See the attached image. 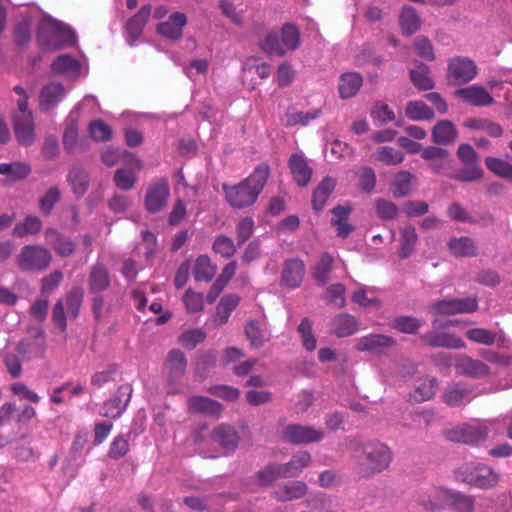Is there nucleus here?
Instances as JSON below:
<instances>
[{"label":"nucleus","instance_id":"nucleus-1","mask_svg":"<svg viewBox=\"0 0 512 512\" xmlns=\"http://www.w3.org/2000/svg\"><path fill=\"white\" fill-rule=\"evenodd\" d=\"M270 174L266 164H260L243 181L236 185H223L227 202L234 208H244L254 204L263 190Z\"/></svg>","mask_w":512,"mask_h":512},{"label":"nucleus","instance_id":"nucleus-2","mask_svg":"<svg viewBox=\"0 0 512 512\" xmlns=\"http://www.w3.org/2000/svg\"><path fill=\"white\" fill-rule=\"evenodd\" d=\"M74 32L65 24L44 16L38 27V42L45 50H58L75 43Z\"/></svg>","mask_w":512,"mask_h":512},{"label":"nucleus","instance_id":"nucleus-3","mask_svg":"<svg viewBox=\"0 0 512 512\" xmlns=\"http://www.w3.org/2000/svg\"><path fill=\"white\" fill-rule=\"evenodd\" d=\"M357 472L369 476L387 469L392 461L389 447L380 442H370L363 446L362 455L355 456Z\"/></svg>","mask_w":512,"mask_h":512},{"label":"nucleus","instance_id":"nucleus-4","mask_svg":"<svg viewBox=\"0 0 512 512\" xmlns=\"http://www.w3.org/2000/svg\"><path fill=\"white\" fill-rule=\"evenodd\" d=\"M14 91L19 95L18 110L14 116L15 136L21 145L30 146L35 141V133L33 116L27 109V95L21 86H15Z\"/></svg>","mask_w":512,"mask_h":512},{"label":"nucleus","instance_id":"nucleus-5","mask_svg":"<svg viewBox=\"0 0 512 512\" xmlns=\"http://www.w3.org/2000/svg\"><path fill=\"white\" fill-rule=\"evenodd\" d=\"M457 474L462 481L482 489L492 488L499 481V475L482 463L465 464L458 469Z\"/></svg>","mask_w":512,"mask_h":512},{"label":"nucleus","instance_id":"nucleus-6","mask_svg":"<svg viewBox=\"0 0 512 512\" xmlns=\"http://www.w3.org/2000/svg\"><path fill=\"white\" fill-rule=\"evenodd\" d=\"M52 254L41 245H25L17 256V265L22 271H43L51 263Z\"/></svg>","mask_w":512,"mask_h":512},{"label":"nucleus","instance_id":"nucleus-7","mask_svg":"<svg viewBox=\"0 0 512 512\" xmlns=\"http://www.w3.org/2000/svg\"><path fill=\"white\" fill-rule=\"evenodd\" d=\"M478 73L476 63L464 56H455L448 60L447 77L455 84H466L472 81Z\"/></svg>","mask_w":512,"mask_h":512},{"label":"nucleus","instance_id":"nucleus-8","mask_svg":"<svg viewBox=\"0 0 512 512\" xmlns=\"http://www.w3.org/2000/svg\"><path fill=\"white\" fill-rule=\"evenodd\" d=\"M170 196V188L166 179L153 181L148 187L144 199V205L148 212L156 213L162 210Z\"/></svg>","mask_w":512,"mask_h":512},{"label":"nucleus","instance_id":"nucleus-9","mask_svg":"<svg viewBox=\"0 0 512 512\" xmlns=\"http://www.w3.org/2000/svg\"><path fill=\"white\" fill-rule=\"evenodd\" d=\"M450 364L455 367L457 373L471 378H481L490 374V369L484 362L466 354L455 356Z\"/></svg>","mask_w":512,"mask_h":512},{"label":"nucleus","instance_id":"nucleus-10","mask_svg":"<svg viewBox=\"0 0 512 512\" xmlns=\"http://www.w3.org/2000/svg\"><path fill=\"white\" fill-rule=\"evenodd\" d=\"M324 432L309 426L288 425L283 431L285 441L294 444H307L319 442L323 439Z\"/></svg>","mask_w":512,"mask_h":512},{"label":"nucleus","instance_id":"nucleus-11","mask_svg":"<svg viewBox=\"0 0 512 512\" xmlns=\"http://www.w3.org/2000/svg\"><path fill=\"white\" fill-rule=\"evenodd\" d=\"M447 437L451 441L472 444L484 440L487 437V429L478 424H464L450 429Z\"/></svg>","mask_w":512,"mask_h":512},{"label":"nucleus","instance_id":"nucleus-12","mask_svg":"<svg viewBox=\"0 0 512 512\" xmlns=\"http://www.w3.org/2000/svg\"><path fill=\"white\" fill-rule=\"evenodd\" d=\"M394 338L383 334H369L356 340L355 348L359 352L381 354L395 345Z\"/></svg>","mask_w":512,"mask_h":512},{"label":"nucleus","instance_id":"nucleus-13","mask_svg":"<svg viewBox=\"0 0 512 512\" xmlns=\"http://www.w3.org/2000/svg\"><path fill=\"white\" fill-rule=\"evenodd\" d=\"M132 391L130 384L119 386L115 396L105 403L102 413L103 416L111 418L119 417L127 408Z\"/></svg>","mask_w":512,"mask_h":512},{"label":"nucleus","instance_id":"nucleus-14","mask_svg":"<svg viewBox=\"0 0 512 512\" xmlns=\"http://www.w3.org/2000/svg\"><path fill=\"white\" fill-rule=\"evenodd\" d=\"M424 343L431 347L448 349H464V340L453 333L448 332H427L421 336Z\"/></svg>","mask_w":512,"mask_h":512},{"label":"nucleus","instance_id":"nucleus-15","mask_svg":"<svg viewBox=\"0 0 512 512\" xmlns=\"http://www.w3.org/2000/svg\"><path fill=\"white\" fill-rule=\"evenodd\" d=\"M304 273L305 266L300 259L287 260L283 266L280 283L286 288L295 289L302 283Z\"/></svg>","mask_w":512,"mask_h":512},{"label":"nucleus","instance_id":"nucleus-16","mask_svg":"<svg viewBox=\"0 0 512 512\" xmlns=\"http://www.w3.org/2000/svg\"><path fill=\"white\" fill-rule=\"evenodd\" d=\"M88 290L92 294H99L109 289L111 277L102 263H95L89 269Z\"/></svg>","mask_w":512,"mask_h":512},{"label":"nucleus","instance_id":"nucleus-17","mask_svg":"<svg viewBox=\"0 0 512 512\" xmlns=\"http://www.w3.org/2000/svg\"><path fill=\"white\" fill-rule=\"evenodd\" d=\"M45 238L47 243L60 257H70L76 250V243L71 238L59 233L55 229H47Z\"/></svg>","mask_w":512,"mask_h":512},{"label":"nucleus","instance_id":"nucleus-18","mask_svg":"<svg viewBox=\"0 0 512 512\" xmlns=\"http://www.w3.org/2000/svg\"><path fill=\"white\" fill-rule=\"evenodd\" d=\"M462 101L473 106H488L493 103V97L481 85H471L456 91Z\"/></svg>","mask_w":512,"mask_h":512},{"label":"nucleus","instance_id":"nucleus-19","mask_svg":"<svg viewBox=\"0 0 512 512\" xmlns=\"http://www.w3.org/2000/svg\"><path fill=\"white\" fill-rule=\"evenodd\" d=\"M187 359L180 350H172L168 353L164 365L167 379L171 383L178 381L186 371Z\"/></svg>","mask_w":512,"mask_h":512},{"label":"nucleus","instance_id":"nucleus-20","mask_svg":"<svg viewBox=\"0 0 512 512\" xmlns=\"http://www.w3.org/2000/svg\"><path fill=\"white\" fill-rule=\"evenodd\" d=\"M288 165L294 181L299 186H306L313 173V170L308 164L306 158L302 154L294 153L290 156Z\"/></svg>","mask_w":512,"mask_h":512},{"label":"nucleus","instance_id":"nucleus-21","mask_svg":"<svg viewBox=\"0 0 512 512\" xmlns=\"http://www.w3.org/2000/svg\"><path fill=\"white\" fill-rule=\"evenodd\" d=\"M141 168V161L138 159H132L128 167L120 168L115 171V185L121 190L132 189L136 183L137 174Z\"/></svg>","mask_w":512,"mask_h":512},{"label":"nucleus","instance_id":"nucleus-22","mask_svg":"<svg viewBox=\"0 0 512 512\" xmlns=\"http://www.w3.org/2000/svg\"><path fill=\"white\" fill-rule=\"evenodd\" d=\"M472 389L465 383H452L445 389L443 399L449 406H460L472 399Z\"/></svg>","mask_w":512,"mask_h":512},{"label":"nucleus","instance_id":"nucleus-23","mask_svg":"<svg viewBox=\"0 0 512 512\" xmlns=\"http://www.w3.org/2000/svg\"><path fill=\"white\" fill-rule=\"evenodd\" d=\"M65 95L66 90L62 84L57 82L48 83L40 92L39 100L41 110H50L62 101Z\"/></svg>","mask_w":512,"mask_h":512},{"label":"nucleus","instance_id":"nucleus-24","mask_svg":"<svg viewBox=\"0 0 512 512\" xmlns=\"http://www.w3.org/2000/svg\"><path fill=\"white\" fill-rule=\"evenodd\" d=\"M187 23V17L181 12L173 13L169 19L158 25L157 31L160 35L177 40L182 37V29Z\"/></svg>","mask_w":512,"mask_h":512},{"label":"nucleus","instance_id":"nucleus-25","mask_svg":"<svg viewBox=\"0 0 512 512\" xmlns=\"http://www.w3.org/2000/svg\"><path fill=\"white\" fill-rule=\"evenodd\" d=\"M448 151L446 149L428 146L421 152V157L429 162L430 168L437 174L448 167Z\"/></svg>","mask_w":512,"mask_h":512},{"label":"nucleus","instance_id":"nucleus-26","mask_svg":"<svg viewBox=\"0 0 512 512\" xmlns=\"http://www.w3.org/2000/svg\"><path fill=\"white\" fill-rule=\"evenodd\" d=\"M239 301V296L235 294L226 295L221 298L211 320L213 325L220 327L227 323L232 311L238 306Z\"/></svg>","mask_w":512,"mask_h":512},{"label":"nucleus","instance_id":"nucleus-27","mask_svg":"<svg viewBox=\"0 0 512 512\" xmlns=\"http://www.w3.org/2000/svg\"><path fill=\"white\" fill-rule=\"evenodd\" d=\"M311 462V455L306 451H300L292 456L290 461L280 464V475L282 477L298 476Z\"/></svg>","mask_w":512,"mask_h":512},{"label":"nucleus","instance_id":"nucleus-28","mask_svg":"<svg viewBox=\"0 0 512 512\" xmlns=\"http://www.w3.org/2000/svg\"><path fill=\"white\" fill-rule=\"evenodd\" d=\"M188 407L193 412L212 417H218L222 412V405L219 402L203 396L189 398Z\"/></svg>","mask_w":512,"mask_h":512},{"label":"nucleus","instance_id":"nucleus-29","mask_svg":"<svg viewBox=\"0 0 512 512\" xmlns=\"http://www.w3.org/2000/svg\"><path fill=\"white\" fill-rule=\"evenodd\" d=\"M421 19L412 6H404L399 15V26L405 36L415 34L421 27Z\"/></svg>","mask_w":512,"mask_h":512},{"label":"nucleus","instance_id":"nucleus-30","mask_svg":"<svg viewBox=\"0 0 512 512\" xmlns=\"http://www.w3.org/2000/svg\"><path fill=\"white\" fill-rule=\"evenodd\" d=\"M151 15V6H143L139 12L128 20L126 24L127 39L132 44L142 33V30Z\"/></svg>","mask_w":512,"mask_h":512},{"label":"nucleus","instance_id":"nucleus-31","mask_svg":"<svg viewBox=\"0 0 512 512\" xmlns=\"http://www.w3.org/2000/svg\"><path fill=\"white\" fill-rule=\"evenodd\" d=\"M307 492V485L302 481H291L277 487L273 494L280 502L291 501L303 497Z\"/></svg>","mask_w":512,"mask_h":512},{"label":"nucleus","instance_id":"nucleus-32","mask_svg":"<svg viewBox=\"0 0 512 512\" xmlns=\"http://www.w3.org/2000/svg\"><path fill=\"white\" fill-rule=\"evenodd\" d=\"M211 438L228 451L234 450L238 444V435L234 428L224 424L214 428Z\"/></svg>","mask_w":512,"mask_h":512},{"label":"nucleus","instance_id":"nucleus-33","mask_svg":"<svg viewBox=\"0 0 512 512\" xmlns=\"http://www.w3.org/2000/svg\"><path fill=\"white\" fill-rule=\"evenodd\" d=\"M79 70V62L69 54L60 55L51 64V71L55 75L72 77L76 76Z\"/></svg>","mask_w":512,"mask_h":512},{"label":"nucleus","instance_id":"nucleus-34","mask_svg":"<svg viewBox=\"0 0 512 512\" xmlns=\"http://www.w3.org/2000/svg\"><path fill=\"white\" fill-rule=\"evenodd\" d=\"M416 176L408 171H399L392 182V192L395 197L408 196L414 189Z\"/></svg>","mask_w":512,"mask_h":512},{"label":"nucleus","instance_id":"nucleus-35","mask_svg":"<svg viewBox=\"0 0 512 512\" xmlns=\"http://www.w3.org/2000/svg\"><path fill=\"white\" fill-rule=\"evenodd\" d=\"M362 82V77L358 73L351 72L342 74L338 84L340 97L348 99L355 96L362 86Z\"/></svg>","mask_w":512,"mask_h":512},{"label":"nucleus","instance_id":"nucleus-36","mask_svg":"<svg viewBox=\"0 0 512 512\" xmlns=\"http://www.w3.org/2000/svg\"><path fill=\"white\" fill-rule=\"evenodd\" d=\"M67 180L72 188L73 193H75L77 196H82L88 189L90 177L85 169L79 166H75L69 171Z\"/></svg>","mask_w":512,"mask_h":512},{"label":"nucleus","instance_id":"nucleus-37","mask_svg":"<svg viewBox=\"0 0 512 512\" xmlns=\"http://www.w3.org/2000/svg\"><path fill=\"white\" fill-rule=\"evenodd\" d=\"M245 334L252 348H260L270 339L268 331L258 321L250 320L245 326Z\"/></svg>","mask_w":512,"mask_h":512},{"label":"nucleus","instance_id":"nucleus-38","mask_svg":"<svg viewBox=\"0 0 512 512\" xmlns=\"http://www.w3.org/2000/svg\"><path fill=\"white\" fill-rule=\"evenodd\" d=\"M216 274V266L207 255L197 257L193 268V277L198 282H209Z\"/></svg>","mask_w":512,"mask_h":512},{"label":"nucleus","instance_id":"nucleus-39","mask_svg":"<svg viewBox=\"0 0 512 512\" xmlns=\"http://www.w3.org/2000/svg\"><path fill=\"white\" fill-rule=\"evenodd\" d=\"M335 185L336 181L331 177H326L319 183L312 197V205L315 210H321L324 207L329 196L334 191Z\"/></svg>","mask_w":512,"mask_h":512},{"label":"nucleus","instance_id":"nucleus-40","mask_svg":"<svg viewBox=\"0 0 512 512\" xmlns=\"http://www.w3.org/2000/svg\"><path fill=\"white\" fill-rule=\"evenodd\" d=\"M457 131L452 122L439 121L432 130L433 141L437 144H449L455 141Z\"/></svg>","mask_w":512,"mask_h":512},{"label":"nucleus","instance_id":"nucleus-41","mask_svg":"<svg viewBox=\"0 0 512 512\" xmlns=\"http://www.w3.org/2000/svg\"><path fill=\"white\" fill-rule=\"evenodd\" d=\"M418 241L416 230L412 226H405L400 229V250L399 256L406 259L413 253Z\"/></svg>","mask_w":512,"mask_h":512},{"label":"nucleus","instance_id":"nucleus-42","mask_svg":"<svg viewBox=\"0 0 512 512\" xmlns=\"http://www.w3.org/2000/svg\"><path fill=\"white\" fill-rule=\"evenodd\" d=\"M332 331L338 337L350 336L357 331V322L349 314H339L332 321Z\"/></svg>","mask_w":512,"mask_h":512},{"label":"nucleus","instance_id":"nucleus-43","mask_svg":"<svg viewBox=\"0 0 512 512\" xmlns=\"http://www.w3.org/2000/svg\"><path fill=\"white\" fill-rule=\"evenodd\" d=\"M437 388L435 377L418 379L412 397L417 402L426 401L434 396Z\"/></svg>","mask_w":512,"mask_h":512},{"label":"nucleus","instance_id":"nucleus-44","mask_svg":"<svg viewBox=\"0 0 512 512\" xmlns=\"http://www.w3.org/2000/svg\"><path fill=\"white\" fill-rule=\"evenodd\" d=\"M448 247L450 252L456 257H468L476 253L475 243L469 237L452 238L448 243Z\"/></svg>","mask_w":512,"mask_h":512},{"label":"nucleus","instance_id":"nucleus-45","mask_svg":"<svg viewBox=\"0 0 512 512\" xmlns=\"http://www.w3.org/2000/svg\"><path fill=\"white\" fill-rule=\"evenodd\" d=\"M30 171V166L22 162L0 164V174L6 176L11 181L26 178L30 174Z\"/></svg>","mask_w":512,"mask_h":512},{"label":"nucleus","instance_id":"nucleus-46","mask_svg":"<svg viewBox=\"0 0 512 512\" xmlns=\"http://www.w3.org/2000/svg\"><path fill=\"white\" fill-rule=\"evenodd\" d=\"M406 116L414 121L430 120L434 112L422 101H411L405 108Z\"/></svg>","mask_w":512,"mask_h":512},{"label":"nucleus","instance_id":"nucleus-47","mask_svg":"<svg viewBox=\"0 0 512 512\" xmlns=\"http://www.w3.org/2000/svg\"><path fill=\"white\" fill-rule=\"evenodd\" d=\"M332 263L333 258L329 254H323L314 266L312 275L320 285H325L329 281Z\"/></svg>","mask_w":512,"mask_h":512},{"label":"nucleus","instance_id":"nucleus-48","mask_svg":"<svg viewBox=\"0 0 512 512\" xmlns=\"http://www.w3.org/2000/svg\"><path fill=\"white\" fill-rule=\"evenodd\" d=\"M281 42L286 51H293L298 48L300 44V32L298 28L292 24H285L281 29Z\"/></svg>","mask_w":512,"mask_h":512},{"label":"nucleus","instance_id":"nucleus-49","mask_svg":"<svg viewBox=\"0 0 512 512\" xmlns=\"http://www.w3.org/2000/svg\"><path fill=\"white\" fill-rule=\"evenodd\" d=\"M375 159L385 165L395 166L403 162L404 154L391 146H382L376 150Z\"/></svg>","mask_w":512,"mask_h":512},{"label":"nucleus","instance_id":"nucleus-50","mask_svg":"<svg viewBox=\"0 0 512 512\" xmlns=\"http://www.w3.org/2000/svg\"><path fill=\"white\" fill-rule=\"evenodd\" d=\"M259 47L269 55H284V49L282 42L279 40V35L273 30L265 34L264 39L259 42Z\"/></svg>","mask_w":512,"mask_h":512},{"label":"nucleus","instance_id":"nucleus-51","mask_svg":"<svg viewBox=\"0 0 512 512\" xmlns=\"http://www.w3.org/2000/svg\"><path fill=\"white\" fill-rule=\"evenodd\" d=\"M83 302V291L79 287H74L67 294L64 303L68 317L76 318Z\"/></svg>","mask_w":512,"mask_h":512},{"label":"nucleus","instance_id":"nucleus-52","mask_svg":"<svg viewBox=\"0 0 512 512\" xmlns=\"http://www.w3.org/2000/svg\"><path fill=\"white\" fill-rule=\"evenodd\" d=\"M423 321L412 316H398L392 322V327L402 333L414 334L423 325Z\"/></svg>","mask_w":512,"mask_h":512},{"label":"nucleus","instance_id":"nucleus-53","mask_svg":"<svg viewBox=\"0 0 512 512\" xmlns=\"http://www.w3.org/2000/svg\"><path fill=\"white\" fill-rule=\"evenodd\" d=\"M42 223L36 216H28L23 222L18 223L13 228V234L17 237H24L29 234H36L40 231Z\"/></svg>","mask_w":512,"mask_h":512},{"label":"nucleus","instance_id":"nucleus-54","mask_svg":"<svg viewBox=\"0 0 512 512\" xmlns=\"http://www.w3.org/2000/svg\"><path fill=\"white\" fill-rule=\"evenodd\" d=\"M487 168L499 177L512 181V164L498 158L487 157L485 159Z\"/></svg>","mask_w":512,"mask_h":512},{"label":"nucleus","instance_id":"nucleus-55","mask_svg":"<svg viewBox=\"0 0 512 512\" xmlns=\"http://www.w3.org/2000/svg\"><path fill=\"white\" fill-rule=\"evenodd\" d=\"M429 69L421 64L418 69L411 70L410 78L415 87L420 90H429L434 86V81L428 75Z\"/></svg>","mask_w":512,"mask_h":512},{"label":"nucleus","instance_id":"nucleus-56","mask_svg":"<svg viewBox=\"0 0 512 512\" xmlns=\"http://www.w3.org/2000/svg\"><path fill=\"white\" fill-rule=\"evenodd\" d=\"M61 198V191L58 187H50L39 200L40 211L48 215Z\"/></svg>","mask_w":512,"mask_h":512},{"label":"nucleus","instance_id":"nucleus-57","mask_svg":"<svg viewBox=\"0 0 512 512\" xmlns=\"http://www.w3.org/2000/svg\"><path fill=\"white\" fill-rule=\"evenodd\" d=\"M466 337L471 342L489 346L495 342L496 333L486 328H472L466 332Z\"/></svg>","mask_w":512,"mask_h":512},{"label":"nucleus","instance_id":"nucleus-58","mask_svg":"<svg viewBox=\"0 0 512 512\" xmlns=\"http://www.w3.org/2000/svg\"><path fill=\"white\" fill-rule=\"evenodd\" d=\"M352 301L364 308L378 307L379 300L374 296V289L365 287L356 291L352 295Z\"/></svg>","mask_w":512,"mask_h":512},{"label":"nucleus","instance_id":"nucleus-59","mask_svg":"<svg viewBox=\"0 0 512 512\" xmlns=\"http://www.w3.org/2000/svg\"><path fill=\"white\" fill-rule=\"evenodd\" d=\"M319 114L320 110H314L310 112L287 113L284 118L285 125L288 127L296 125L306 126L311 120L316 119L319 116Z\"/></svg>","mask_w":512,"mask_h":512},{"label":"nucleus","instance_id":"nucleus-60","mask_svg":"<svg viewBox=\"0 0 512 512\" xmlns=\"http://www.w3.org/2000/svg\"><path fill=\"white\" fill-rule=\"evenodd\" d=\"M212 248L215 253L220 254L224 258H230L236 252L234 241L232 238L225 235L217 236L214 240Z\"/></svg>","mask_w":512,"mask_h":512},{"label":"nucleus","instance_id":"nucleus-61","mask_svg":"<svg viewBox=\"0 0 512 512\" xmlns=\"http://www.w3.org/2000/svg\"><path fill=\"white\" fill-rule=\"evenodd\" d=\"M205 338L206 333L201 328H196L183 332L179 336V342L183 347L193 349L203 342Z\"/></svg>","mask_w":512,"mask_h":512},{"label":"nucleus","instance_id":"nucleus-62","mask_svg":"<svg viewBox=\"0 0 512 512\" xmlns=\"http://www.w3.org/2000/svg\"><path fill=\"white\" fill-rule=\"evenodd\" d=\"M482 175L483 170L478 165L468 164L466 168L454 172L449 177L462 182H473L479 180Z\"/></svg>","mask_w":512,"mask_h":512},{"label":"nucleus","instance_id":"nucleus-63","mask_svg":"<svg viewBox=\"0 0 512 512\" xmlns=\"http://www.w3.org/2000/svg\"><path fill=\"white\" fill-rule=\"evenodd\" d=\"M298 332L302 339V344L307 351H314L316 348V338L312 332L311 322L304 318L298 326Z\"/></svg>","mask_w":512,"mask_h":512},{"label":"nucleus","instance_id":"nucleus-64","mask_svg":"<svg viewBox=\"0 0 512 512\" xmlns=\"http://www.w3.org/2000/svg\"><path fill=\"white\" fill-rule=\"evenodd\" d=\"M414 48L424 60L433 61L435 59L433 45L427 37L418 36L414 41Z\"/></svg>","mask_w":512,"mask_h":512}]
</instances>
